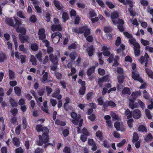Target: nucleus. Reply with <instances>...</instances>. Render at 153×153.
I'll use <instances>...</instances> for the list:
<instances>
[{
  "instance_id": "nucleus-1",
  "label": "nucleus",
  "mask_w": 153,
  "mask_h": 153,
  "mask_svg": "<svg viewBox=\"0 0 153 153\" xmlns=\"http://www.w3.org/2000/svg\"><path fill=\"white\" fill-rule=\"evenodd\" d=\"M36 128L38 132L42 131L43 133L42 137L40 135L39 136V141L38 143V145L41 146L43 144H45L44 146L45 149L48 146L52 145V144L50 143L46 144L49 141L48 128L46 127H42V125L39 124L37 125Z\"/></svg>"
},
{
  "instance_id": "nucleus-2",
  "label": "nucleus",
  "mask_w": 153,
  "mask_h": 153,
  "mask_svg": "<svg viewBox=\"0 0 153 153\" xmlns=\"http://www.w3.org/2000/svg\"><path fill=\"white\" fill-rule=\"evenodd\" d=\"M141 95V92L140 91H137L135 93H132L131 96V98L129 99V106L130 108L133 109L137 107V104L134 103V100H135L136 98L139 96Z\"/></svg>"
},
{
  "instance_id": "nucleus-3",
  "label": "nucleus",
  "mask_w": 153,
  "mask_h": 153,
  "mask_svg": "<svg viewBox=\"0 0 153 153\" xmlns=\"http://www.w3.org/2000/svg\"><path fill=\"white\" fill-rule=\"evenodd\" d=\"M72 31L76 33H82L84 32V35L85 37L88 35L90 33L89 29L86 26L80 27L78 30L76 28H74L72 29Z\"/></svg>"
},
{
  "instance_id": "nucleus-4",
  "label": "nucleus",
  "mask_w": 153,
  "mask_h": 153,
  "mask_svg": "<svg viewBox=\"0 0 153 153\" xmlns=\"http://www.w3.org/2000/svg\"><path fill=\"white\" fill-rule=\"evenodd\" d=\"M62 34L59 32L54 33L51 36L52 41L55 44L58 43L60 39H62Z\"/></svg>"
},
{
  "instance_id": "nucleus-5",
  "label": "nucleus",
  "mask_w": 153,
  "mask_h": 153,
  "mask_svg": "<svg viewBox=\"0 0 153 153\" xmlns=\"http://www.w3.org/2000/svg\"><path fill=\"white\" fill-rule=\"evenodd\" d=\"M114 127L117 130L124 132L126 131L125 127L121 122L118 121L116 122L114 124Z\"/></svg>"
},
{
  "instance_id": "nucleus-6",
  "label": "nucleus",
  "mask_w": 153,
  "mask_h": 153,
  "mask_svg": "<svg viewBox=\"0 0 153 153\" xmlns=\"http://www.w3.org/2000/svg\"><path fill=\"white\" fill-rule=\"evenodd\" d=\"M71 117L73 119L72 120V123L75 125H77L79 120L80 119V116L78 115L75 112H73L71 114Z\"/></svg>"
},
{
  "instance_id": "nucleus-7",
  "label": "nucleus",
  "mask_w": 153,
  "mask_h": 153,
  "mask_svg": "<svg viewBox=\"0 0 153 153\" xmlns=\"http://www.w3.org/2000/svg\"><path fill=\"white\" fill-rule=\"evenodd\" d=\"M132 77L134 80H137L140 82H143V80L140 76L139 73L137 71H132Z\"/></svg>"
},
{
  "instance_id": "nucleus-8",
  "label": "nucleus",
  "mask_w": 153,
  "mask_h": 153,
  "mask_svg": "<svg viewBox=\"0 0 153 153\" xmlns=\"http://www.w3.org/2000/svg\"><path fill=\"white\" fill-rule=\"evenodd\" d=\"M110 48L108 47L106 45H103L102 46L101 51L104 56H108L111 54V53L109 51Z\"/></svg>"
},
{
  "instance_id": "nucleus-9",
  "label": "nucleus",
  "mask_w": 153,
  "mask_h": 153,
  "mask_svg": "<svg viewBox=\"0 0 153 153\" xmlns=\"http://www.w3.org/2000/svg\"><path fill=\"white\" fill-rule=\"evenodd\" d=\"M126 4H129L130 8L128 9L129 11L130 12V15L134 16L135 15V13L133 11L132 8L133 7V5L132 2L131 0H126Z\"/></svg>"
},
{
  "instance_id": "nucleus-10",
  "label": "nucleus",
  "mask_w": 153,
  "mask_h": 153,
  "mask_svg": "<svg viewBox=\"0 0 153 153\" xmlns=\"http://www.w3.org/2000/svg\"><path fill=\"white\" fill-rule=\"evenodd\" d=\"M39 39L40 40H43L46 38V36L45 33V30L43 28H40L38 32Z\"/></svg>"
},
{
  "instance_id": "nucleus-11",
  "label": "nucleus",
  "mask_w": 153,
  "mask_h": 153,
  "mask_svg": "<svg viewBox=\"0 0 153 153\" xmlns=\"http://www.w3.org/2000/svg\"><path fill=\"white\" fill-rule=\"evenodd\" d=\"M132 116L135 119H139L141 116V112L138 109H135L132 113Z\"/></svg>"
},
{
  "instance_id": "nucleus-12",
  "label": "nucleus",
  "mask_w": 153,
  "mask_h": 153,
  "mask_svg": "<svg viewBox=\"0 0 153 153\" xmlns=\"http://www.w3.org/2000/svg\"><path fill=\"white\" fill-rule=\"evenodd\" d=\"M118 13L116 11L113 12L111 13V17L113 23L114 24H117V19L118 18Z\"/></svg>"
},
{
  "instance_id": "nucleus-13",
  "label": "nucleus",
  "mask_w": 153,
  "mask_h": 153,
  "mask_svg": "<svg viewBox=\"0 0 153 153\" xmlns=\"http://www.w3.org/2000/svg\"><path fill=\"white\" fill-rule=\"evenodd\" d=\"M96 137V139H98V142H100L103 138V134L102 132L98 130L97 131L95 134Z\"/></svg>"
},
{
  "instance_id": "nucleus-14",
  "label": "nucleus",
  "mask_w": 153,
  "mask_h": 153,
  "mask_svg": "<svg viewBox=\"0 0 153 153\" xmlns=\"http://www.w3.org/2000/svg\"><path fill=\"white\" fill-rule=\"evenodd\" d=\"M60 90L59 89L56 88L55 89V92L52 94V97H53L56 98L58 100L61 99L62 98V96L59 94Z\"/></svg>"
},
{
  "instance_id": "nucleus-15",
  "label": "nucleus",
  "mask_w": 153,
  "mask_h": 153,
  "mask_svg": "<svg viewBox=\"0 0 153 153\" xmlns=\"http://www.w3.org/2000/svg\"><path fill=\"white\" fill-rule=\"evenodd\" d=\"M50 59L53 64L57 65L58 63V59L56 56H53L52 54H51L49 56Z\"/></svg>"
},
{
  "instance_id": "nucleus-16",
  "label": "nucleus",
  "mask_w": 153,
  "mask_h": 153,
  "mask_svg": "<svg viewBox=\"0 0 153 153\" xmlns=\"http://www.w3.org/2000/svg\"><path fill=\"white\" fill-rule=\"evenodd\" d=\"M19 38L20 41L22 43L25 42L29 43V37L27 36H25L20 34L19 35Z\"/></svg>"
},
{
  "instance_id": "nucleus-17",
  "label": "nucleus",
  "mask_w": 153,
  "mask_h": 153,
  "mask_svg": "<svg viewBox=\"0 0 153 153\" xmlns=\"http://www.w3.org/2000/svg\"><path fill=\"white\" fill-rule=\"evenodd\" d=\"M140 47L139 44H136L135 45V46L134 47V54L135 56H137L139 55L140 53Z\"/></svg>"
},
{
  "instance_id": "nucleus-18",
  "label": "nucleus",
  "mask_w": 153,
  "mask_h": 153,
  "mask_svg": "<svg viewBox=\"0 0 153 153\" xmlns=\"http://www.w3.org/2000/svg\"><path fill=\"white\" fill-rule=\"evenodd\" d=\"M117 24L119 25L117 27L118 29L120 31H123L124 29L123 26L120 25H123L124 24V22L123 20L121 19H119L117 22Z\"/></svg>"
},
{
  "instance_id": "nucleus-19",
  "label": "nucleus",
  "mask_w": 153,
  "mask_h": 153,
  "mask_svg": "<svg viewBox=\"0 0 153 153\" xmlns=\"http://www.w3.org/2000/svg\"><path fill=\"white\" fill-rule=\"evenodd\" d=\"M15 28L16 29V30L17 32H20L24 35H25L26 33V30L24 27H20L19 29V28L16 27V25H15Z\"/></svg>"
},
{
  "instance_id": "nucleus-20",
  "label": "nucleus",
  "mask_w": 153,
  "mask_h": 153,
  "mask_svg": "<svg viewBox=\"0 0 153 153\" xmlns=\"http://www.w3.org/2000/svg\"><path fill=\"white\" fill-rule=\"evenodd\" d=\"M51 29L53 31H60L62 30L61 27L60 25H53L51 26Z\"/></svg>"
},
{
  "instance_id": "nucleus-21",
  "label": "nucleus",
  "mask_w": 153,
  "mask_h": 153,
  "mask_svg": "<svg viewBox=\"0 0 153 153\" xmlns=\"http://www.w3.org/2000/svg\"><path fill=\"white\" fill-rule=\"evenodd\" d=\"M13 142L14 145L17 147L19 146L20 144L19 139L16 137L13 138Z\"/></svg>"
},
{
  "instance_id": "nucleus-22",
  "label": "nucleus",
  "mask_w": 153,
  "mask_h": 153,
  "mask_svg": "<svg viewBox=\"0 0 153 153\" xmlns=\"http://www.w3.org/2000/svg\"><path fill=\"white\" fill-rule=\"evenodd\" d=\"M108 105L112 107H114L115 106L116 104L114 102L111 101H110L108 102H105L104 103L103 106L104 108H105Z\"/></svg>"
},
{
  "instance_id": "nucleus-23",
  "label": "nucleus",
  "mask_w": 153,
  "mask_h": 153,
  "mask_svg": "<svg viewBox=\"0 0 153 153\" xmlns=\"http://www.w3.org/2000/svg\"><path fill=\"white\" fill-rule=\"evenodd\" d=\"M94 50V48L92 45L90 46L87 49V51L89 56H91L92 55Z\"/></svg>"
},
{
  "instance_id": "nucleus-24",
  "label": "nucleus",
  "mask_w": 153,
  "mask_h": 153,
  "mask_svg": "<svg viewBox=\"0 0 153 153\" xmlns=\"http://www.w3.org/2000/svg\"><path fill=\"white\" fill-rule=\"evenodd\" d=\"M109 79V76L108 75L102 78L99 79L98 80L99 84L100 85L104 81H107Z\"/></svg>"
},
{
  "instance_id": "nucleus-25",
  "label": "nucleus",
  "mask_w": 153,
  "mask_h": 153,
  "mask_svg": "<svg viewBox=\"0 0 153 153\" xmlns=\"http://www.w3.org/2000/svg\"><path fill=\"white\" fill-rule=\"evenodd\" d=\"M42 74L43 75L42 77V82L43 83L47 82L48 76V73L46 72H45V71L43 70L42 71Z\"/></svg>"
},
{
  "instance_id": "nucleus-26",
  "label": "nucleus",
  "mask_w": 153,
  "mask_h": 153,
  "mask_svg": "<svg viewBox=\"0 0 153 153\" xmlns=\"http://www.w3.org/2000/svg\"><path fill=\"white\" fill-rule=\"evenodd\" d=\"M62 18L64 22H65L66 21L69 19V17L67 13L66 12H63L62 14Z\"/></svg>"
},
{
  "instance_id": "nucleus-27",
  "label": "nucleus",
  "mask_w": 153,
  "mask_h": 153,
  "mask_svg": "<svg viewBox=\"0 0 153 153\" xmlns=\"http://www.w3.org/2000/svg\"><path fill=\"white\" fill-rule=\"evenodd\" d=\"M47 101H45L43 102V106H42L41 107L43 111L44 112L46 113H48V111L47 109L48 107L47 105Z\"/></svg>"
},
{
  "instance_id": "nucleus-28",
  "label": "nucleus",
  "mask_w": 153,
  "mask_h": 153,
  "mask_svg": "<svg viewBox=\"0 0 153 153\" xmlns=\"http://www.w3.org/2000/svg\"><path fill=\"white\" fill-rule=\"evenodd\" d=\"M125 46L123 44H121L120 45V48L117 49V53H120L123 52L125 49Z\"/></svg>"
},
{
  "instance_id": "nucleus-29",
  "label": "nucleus",
  "mask_w": 153,
  "mask_h": 153,
  "mask_svg": "<svg viewBox=\"0 0 153 153\" xmlns=\"http://www.w3.org/2000/svg\"><path fill=\"white\" fill-rule=\"evenodd\" d=\"M65 103H64V108L66 110H67L69 108H68V104L70 102V99L68 97H67L65 98Z\"/></svg>"
},
{
  "instance_id": "nucleus-30",
  "label": "nucleus",
  "mask_w": 153,
  "mask_h": 153,
  "mask_svg": "<svg viewBox=\"0 0 153 153\" xmlns=\"http://www.w3.org/2000/svg\"><path fill=\"white\" fill-rule=\"evenodd\" d=\"M30 61L33 65H36L37 64V61L35 57L32 55L31 56Z\"/></svg>"
},
{
  "instance_id": "nucleus-31",
  "label": "nucleus",
  "mask_w": 153,
  "mask_h": 153,
  "mask_svg": "<svg viewBox=\"0 0 153 153\" xmlns=\"http://www.w3.org/2000/svg\"><path fill=\"white\" fill-rule=\"evenodd\" d=\"M95 67H92L88 69L87 71V75L88 76H90L93 73L94 71Z\"/></svg>"
},
{
  "instance_id": "nucleus-32",
  "label": "nucleus",
  "mask_w": 153,
  "mask_h": 153,
  "mask_svg": "<svg viewBox=\"0 0 153 153\" xmlns=\"http://www.w3.org/2000/svg\"><path fill=\"white\" fill-rule=\"evenodd\" d=\"M146 71L149 77L152 79L153 78V73L151 70L146 68Z\"/></svg>"
},
{
  "instance_id": "nucleus-33",
  "label": "nucleus",
  "mask_w": 153,
  "mask_h": 153,
  "mask_svg": "<svg viewBox=\"0 0 153 153\" xmlns=\"http://www.w3.org/2000/svg\"><path fill=\"white\" fill-rule=\"evenodd\" d=\"M125 115L127 116V118L129 119L131 118L132 115V113L130 112V110L128 109H127L125 112Z\"/></svg>"
},
{
  "instance_id": "nucleus-34",
  "label": "nucleus",
  "mask_w": 153,
  "mask_h": 153,
  "mask_svg": "<svg viewBox=\"0 0 153 153\" xmlns=\"http://www.w3.org/2000/svg\"><path fill=\"white\" fill-rule=\"evenodd\" d=\"M110 114L112 117V118L114 120H120V118L115 113L112 111H111L110 112Z\"/></svg>"
},
{
  "instance_id": "nucleus-35",
  "label": "nucleus",
  "mask_w": 153,
  "mask_h": 153,
  "mask_svg": "<svg viewBox=\"0 0 153 153\" xmlns=\"http://www.w3.org/2000/svg\"><path fill=\"white\" fill-rule=\"evenodd\" d=\"M7 23L10 26H12L13 25V20L11 18H7L5 19Z\"/></svg>"
},
{
  "instance_id": "nucleus-36",
  "label": "nucleus",
  "mask_w": 153,
  "mask_h": 153,
  "mask_svg": "<svg viewBox=\"0 0 153 153\" xmlns=\"http://www.w3.org/2000/svg\"><path fill=\"white\" fill-rule=\"evenodd\" d=\"M122 93L123 94H130L131 93L129 89L128 88H125L122 91Z\"/></svg>"
},
{
  "instance_id": "nucleus-37",
  "label": "nucleus",
  "mask_w": 153,
  "mask_h": 153,
  "mask_svg": "<svg viewBox=\"0 0 153 153\" xmlns=\"http://www.w3.org/2000/svg\"><path fill=\"white\" fill-rule=\"evenodd\" d=\"M14 90L16 94L18 96L20 95L21 92V88L18 87H15L14 88Z\"/></svg>"
},
{
  "instance_id": "nucleus-38",
  "label": "nucleus",
  "mask_w": 153,
  "mask_h": 153,
  "mask_svg": "<svg viewBox=\"0 0 153 153\" xmlns=\"http://www.w3.org/2000/svg\"><path fill=\"white\" fill-rule=\"evenodd\" d=\"M138 130L141 132H146L147 129L145 126L143 125H140L138 128Z\"/></svg>"
},
{
  "instance_id": "nucleus-39",
  "label": "nucleus",
  "mask_w": 153,
  "mask_h": 153,
  "mask_svg": "<svg viewBox=\"0 0 153 153\" xmlns=\"http://www.w3.org/2000/svg\"><path fill=\"white\" fill-rule=\"evenodd\" d=\"M106 86V87H104L103 88L102 92V94L103 95H104L106 93L108 88H110L111 87V85L110 84H108Z\"/></svg>"
},
{
  "instance_id": "nucleus-40",
  "label": "nucleus",
  "mask_w": 153,
  "mask_h": 153,
  "mask_svg": "<svg viewBox=\"0 0 153 153\" xmlns=\"http://www.w3.org/2000/svg\"><path fill=\"white\" fill-rule=\"evenodd\" d=\"M14 19L16 22V25L14 26V27L15 28V26L16 25V27L19 28V26L21 25H22V23L20 21L18 20L16 18L14 17Z\"/></svg>"
},
{
  "instance_id": "nucleus-41",
  "label": "nucleus",
  "mask_w": 153,
  "mask_h": 153,
  "mask_svg": "<svg viewBox=\"0 0 153 153\" xmlns=\"http://www.w3.org/2000/svg\"><path fill=\"white\" fill-rule=\"evenodd\" d=\"M138 137L137 133L134 132L133 134V139L132 141L133 143L136 142L138 140Z\"/></svg>"
},
{
  "instance_id": "nucleus-42",
  "label": "nucleus",
  "mask_w": 153,
  "mask_h": 153,
  "mask_svg": "<svg viewBox=\"0 0 153 153\" xmlns=\"http://www.w3.org/2000/svg\"><path fill=\"white\" fill-rule=\"evenodd\" d=\"M85 86H83L80 89L79 91V93L80 95H84L85 93Z\"/></svg>"
},
{
  "instance_id": "nucleus-43",
  "label": "nucleus",
  "mask_w": 153,
  "mask_h": 153,
  "mask_svg": "<svg viewBox=\"0 0 153 153\" xmlns=\"http://www.w3.org/2000/svg\"><path fill=\"white\" fill-rule=\"evenodd\" d=\"M21 59V62L22 63H25L26 61V56L25 55H21L20 56Z\"/></svg>"
},
{
  "instance_id": "nucleus-44",
  "label": "nucleus",
  "mask_w": 153,
  "mask_h": 153,
  "mask_svg": "<svg viewBox=\"0 0 153 153\" xmlns=\"http://www.w3.org/2000/svg\"><path fill=\"white\" fill-rule=\"evenodd\" d=\"M126 143V140L125 139H123L121 142L117 144V146L119 148H120L123 146Z\"/></svg>"
},
{
  "instance_id": "nucleus-45",
  "label": "nucleus",
  "mask_w": 153,
  "mask_h": 153,
  "mask_svg": "<svg viewBox=\"0 0 153 153\" xmlns=\"http://www.w3.org/2000/svg\"><path fill=\"white\" fill-rule=\"evenodd\" d=\"M36 57L39 61L40 62H42V53L41 51H39V53L37 54Z\"/></svg>"
},
{
  "instance_id": "nucleus-46",
  "label": "nucleus",
  "mask_w": 153,
  "mask_h": 153,
  "mask_svg": "<svg viewBox=\"0 0 153 153\" xmlns=\"http://www.w3.org/2000/svg\"><path fill=\"white\" fill-rule=\"evenodd\" d=\"M29 20L30 22L34 23L36 21L37 19L35 16L33 15L30 17Z\"/></svg>"
},
{
  "instance_id": "nucleus-47",
  "label": "nucleus",
  "mask_w": 153,
  "mask_h": 153,
  "mask_svg": "<svg viewBox=\"0 0 153 153\" xmlns=\"http://www.w3.org/2000/svg\"><path fill=\"white\" fill-rule=\"evenodd\" d=\"M56 123L58 125L64 126L65 125V123L64 122H62L59 120H56L55 121Z\"/></svg>"
},
{
  "instance_id": "nucleus-48",
  "label": "nucleus",
  "mask_w": 153,
  "mask_h": 153,
  "mask_svg": "<svg viewBox=\"0 0 153 153\" xmlns=\"http://www.w3.org/2000/svg\"><path fill=\"white\" fill-rule=\"evenodd\" d=\"M31 48L32 50L36 51L38 50V46L35 43H33L31 45Z\"/></svg>"
},
{
  "instance_id": "nucleus-49",
  "label": "nucleus",
  "mask_w": 153,
  "mask_h": 153,
  "mask_svg": "<svg viewBox=\"0 0 153 153\" xmlns=\"http://www.w3.org/2000/svg\"><path fill=\"white\" fill-rule=\"evenodd\" d=\"M145 49L147 51L153 53V47H151L149 46H147L145 47Z\"/></svg>"
},
{
  "instance_id": "nucleus-50",
  "label": "nucleus",
  "mask_w": 153,
  "mask_h": 153,
  "mask_svg": "<svg viewBox=\"0 0 153 153\" xmlns=\"http://www.w3.org/2000/svg\"><path fill=\"white\" fill-rule=\"evenodd\" d=\"M6 58L5 55L3 53H0V62H3Z\"/></svg>"
},
{
  "instance_id": "nucleus-51",
  "label": "nucleus",
  "mask_w": 153,
  "mask_h": 153,
  "mask_svg": "<svg viewBox=\"0 0 153 153\" xmlns=\"http://www.w3.org/2000/svg\"><path fill=\"white\" fill-rule=\"evenodd\" d=\"M145 113L146 115L149 119H152V115L150 113V112L149 110L148 109H146Z\"/></svg>"
},
{
  "instance_id": "nucleus-52",
  "label": "nucleus",
  "mask_w": 153,
  "mask_h": 153,
  "mask_svg": "<svg viewBox=\"0 0 153 153\" xmlns=\"http://www.w3.org/2000/svg\"><path fill=\"white\" fill-rule=\"evenodd\" d=\"M117 72L119 75H123V69L120 67H118L117 69Z\"/></svg>"
},
{
  "instance_id": "nucleus-53",
  "label": "nucleus",
  "mask_w": 153,
  "mask_h": 153,
  "mask_svg": "<svg viewBox=\"0 0 153 153\" xmlns=\"http://www.w3.org/2000/svg\"><path fill=\"white\" fill-rule=\"evenodd\" d=\"M124 77L123 75H119L118 76V81L119 83H122L123 81Z\"/></svg>"
},
{
  "instance_id": "nucleus-54",
  "label": "nucleus",
  "mask_w": 153,
  "mask_h": 153,
  "mask_svg": "<svg viewBox=\"0 0 153 153\" xmlns=\"http://www.w3.org/2000/svg\"><path fill=\"white\" fill-rule=\"evenodd\" d=\"M130 39H129V42L131 44L133 45L134 47L135 46V45L136 44H138L137 42H136L135 39L131 38H130Z\"/></svg>"
},
{
  "instance_id": "nucleus-55",
  "label": "nucleus",
  "mask_w": 153,
  "mask_h": 153,
  "mask_svg": "<svg viewBox=\"0 0 153 153\" xmlns=\"http://www.w3.org/2000/svg\"><path fill=\"white\" fill-rule=\"evenodd\" d=\"M10 102L13 106L16 107L17 105V102L15 101L12 98H11L10 100Z\"/></svg>"
},
{
  "instance_id": "nucleus-56",
  "label": "nucleus",
  "mask_w": 153,
  "mask_h": 153,
  "mask_svg": "<svg viewBox=\"0 0 153 153\" xmlns=\"http://www.w3.org/2000/svg\"><path fill=\"white\" fill-rule=\"evenodd\" d=\"M54 3L55 7L58 10H60L61 9V7L60 6V4L59 1H54Z\"/></svg>"
},
{
  "instance_id": "nucleus-57",
  "label": "nucleus",
  "mask_w": 153,
  "mask_h": 153,
  "mask_svg": "<svg viewBox=\"0 0 153 153\" xmlns=\"http://www.w3.org/2000/svg\"><path fill=\"white\" fill-rule=\"evenodd\" d=\"M70 15L72 17H76V16H78L76 14V11L74 9H72L70 11Z\"/></svg>"
},
{
  "instance_id": "nucleus-58",
  "label": "nucleus",
  "mask_w": 153,
  "mask_h": 153,
  "mask_svg": "<svg viewBox=\"0 0 153 153\" xmlns=\"http://www.w3.org/2000/svg\"><path fill=\"white\" fill-rule=\"evenodd\" d=\"M121 42V39L119 37L117 38V40L116 41L115 44L117 46H119Z\"/></svg>"
},
{
  "instance_id": "nucleus-59",
  "label": "nucleus",
  "mask_w": 153,
  "mask_h": 153,
  "mask_svg": "<svg viewBox=\"0 0 153 153\" xmlns=\"http://www.w3.org/2000/svg\"><path fill=\"white\" fill-rule=\"evenodd\" d=\"M17 15L20 18L22 19H25V17L24 16V15L23 13L21 11L18 12L17 13Z\"/></svg>"
},
{
  "instance_id": "nucleus-60",
  "label": "nucleus",
  "mask_w": 153,
  "mask_h": 153,
  "mask_svg": "<svg viewBox=\"0 0 153 153\" xmlns=\"http://www.w3.org/2000/svg\"><path fill=\"white\" fill-rule=\"evenodd\" d=\"M130 21L133 25L136 26H137L138 25L139 23L136 19H134L133 20H132L130 19Z\"/></svg>"
},
{
  "instance_id": "nucleus-61",
  "label": "nucleus",
  "mask_w": 153,
  "mask_h": 153,
  "mask_svg": "<svg viewBox=\"0 0 153 153\" xmlns=\"http://www.w3.org/2000/svg\"><path fill=\"white\" fill-rule=\"evenodd\" d=\"M119 57L118 56H116L114 59V63L113 64V66H117L118 65V63L117 62V61L119 59Z\"/></svg>"
},
{
  "instance_id": "nucleus-62",
  "label": "nucleus",
  "mask_w": 153,
  "mask_h": 153,
  "mask_svg": "<svg viewBox=\"0 0 153 153\" xmlns=\"http://www.w3.org/2000/svg\"><path fill=\"white\" fill-rule=\"evenodd\" d=\"M133 120L132 119H130L128 120L127 121V124L130 128H131L133 126Z\"/></svg>"
},
{
  "instance_id": "nucleus-63",
  "label": "nucleus",
  "mask_w": 153,
  "mask_h": 153,
  "mask_svg": "<svg viewBox=\"0 0 153 153\" xmlns=\"http://www.w3.org/2000/svg\"><path fill=\"white\" fill-rule=\"evenodd\" d=\"M76 54V52H73L71 53L69 55L70 58L72 60H74L75 58V56Z\"/></svg>"
},
{
  "instance_id": "nucleus-64",
  "label": "nucleus",
  "mask_w": 153,
  "mask_h": 153,
  "mask_svg": "<svg viewBox=\"0 0 153 153\" xmlns=\"http://www.w3.org/2000/svg\"><path fill=\"white\" fill-rule=\"evenodd\" d=\"M111 30V27L109 26L105 27H104V30L105 33H108L110 32Z\"/></svg>"
}]
</instances>
